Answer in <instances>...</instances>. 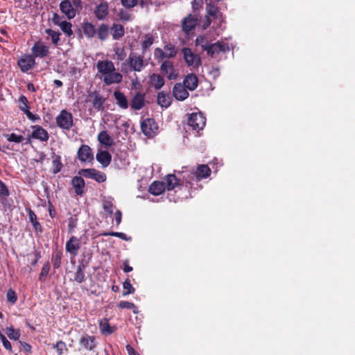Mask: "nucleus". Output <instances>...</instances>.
<instances>
[{
  "mask_svg": "<svg viewBox=\"0 0 355 355\" xmlns=\"http://www.w3.org/2000/svg\"><path fill=\"white\" fill-rule=\"evenodd\" d=\"M182 173H184L183 171ZM211 171L208 165L207 164H198L196 166V169H193L189 172H185L183 175V180L185 182V186L190 189L196 190L201 185L199 182L201 180L207 178L211 175Z\"/></svg>",
  "mask_w": 355,
  "mask_h": 355,
  "instance_id": "obj_1",
  "label": "nucleus"
},
{
  "mask_svg": "<svg viewBox=\"0 0 355 355\" xmlns=\"http://www.w3.org/2000/svg\"><path fill=\"white\" fill-rule=\"evenodd\" d=\"M59 8L67 19L71 20L82 10V0H62Z\"/></svg>",
  "mask_w": 355,
  "mask_h": 355,
  "instance_id": "obj_2",
  "label": "nucleus"
},
{
  "mask_svg": "<svg viewBox=\"0 0 355 355\" xmlns=\"http://www.w3.org/2000/svg\"><path fill=\"white\" fill-rule=\"evenodd\" d=\"M205 124L206 119L201 112H193L188 116L187 125L193 130L199 132L205 128Z\"/></svg>",
  "mask_w": 355,
  "mask_h": 355,
  "instance_id": "obj_3",
  "label": "nucleus"
},
{
  "mask_svg": "<svg viewBox=\"0 0 355 355\" xmlns=\"http://www.w3.org/2000/svg\"><path fill=\"white\" fill-rule=\"evenodd\" d=\"M73 117L71 112L62 110L55 118L57 125L64 130H69L73 126Z\"/></svg>",
  "mask_w": 355,
  "mask_h": 355,
  "instance_id": "obj_4",
  "label": "nucleus"
},
{
  "mask_svg": "<svg viewBox=\"0 0 355 355\" xmlns=\"http://www.w3.org/2000/svg\"><path fill=\"white\" fill-rule=\"evenodd\" d=\"M230 51V46L227 43L222 41H218L215 43H210L207 47V54L211 58H216L220 53H225Z\"/></svg>",
  "mask_w": 355,
  "mask_h": 355,
  "instance_id": "obj_5",
  "label": "nucleus"
},
{
  "mask_svg": "<svg viewBox=\"0 0 355 355\" xmlns=\"http://www.w3.org/2000/svg\"><path fill=\"white\" fill-rule=\"evenodd\" d=\"M144 54L138 55L136 53H130L126 62L129 64L131 70L135 71H141L146 66Z\"/></svg>",
  "mask_w": 355,
  "mask_h": 355,
  "instance_id": "obj_6",
  "label": "nucleus"
},
{
  "mask_svg": "<svg viewBox=\"0 0 355 355\" xmlns=\"http://www.w3.org/2000/svg\"><path fill=\"white\" fill-rule=\"evenodd\" d=\"M199 20L200 19L198 18L197 15H188L181 21V26L183 32L186 35H189L195 30L196 26L199 23Z\"/></svg>",
  "mask_w": 355,
  "mask_h": 355,
  "instance_id": "obj_7",
  "label": "nucleus"
},
{
  "mask_svg": "<svg viewBox=\"0 0 355 355\" xmlns=\"http://www.w3.org/2000/svg\"><path fill=\"white\" fill-rule=\"evenodd\" d=\"M62 17L56 12H53L51 17V21L53 24L60 26L61 30L64 33L66 34L67 36L71 37L73 33L71 29L72 24L71 22L67 21H62Z\"/></svg>",
  "mask_w": 355,
  "mask_h": 355,
  "instance_id": "obj_8",
  "label": "nucleus"
},
{
  "mask_svg": "<svg viewBox=\"0 0 355 355\" xmlns=\"http://www.w3.org/2000/svg\"><path fill=\"white\" fill-rule=\"evenodd\" d=\"M78 343L80 349L89 352L94 351L98 344L96 337L87 334H85L79 339Z\"/></svg>",
  "mask_w": 355,
  "mask_h": 355,
  "instance_id": "obj_9",
  "label": "nucleus"
},
{
  "mask_svg": "<svg viewBox=\"0 0 355 355\" xmlns=\"http://www.w3.org/2000/svg\"><path fill=\"white\" fill-rule=\"evenodd\" d=\"M35 64V60L30 54L22 55L17 61V64L23 73H27L29 70L33 69Z\"/></svg>",
  "mask_w": 355,
  "mask_h": 355,
  "instance_id": "obj_10",
  "label": "nucleus"
},
{
  "mask_svg": "<svg viewBox=\"0 0 355 355\" xmlns=\"http://www.w3.org/2000/svg\"><path fill=\"white\" fill-rule=\"evenodd\" d=\"M78 173L85 178L94 179L99 183L104 182L106 180L105 174L95 168L81 169Z\"/></svg>",
  "mask_w": 355,
  "mask_h": 355,
  "instance_id": "obj_11",
  "label": "nucleus"
},
{
  "mask_svg": "<svg viewBox=\"0 0 355 355\" xmlns=\"http://www.w3.org/2000/svg\"><path fill=\"white\" fill-rule=\"evenodd\" d=\"M141 128L146 136L150 137L156 134L158 126L153 119L148 118L141 122Z\"/></svg>",
  "mask_w": 355,
  "mask_h": 355,
  "instance_id": "obj_12",
  "label": "nucleus"
},
{
  "mask_svg": "<svg viewBox=\"0 0 355 355\" xmlns=\"http://www.w3.org/2000/svg\"><path fill=\"white\" fill-rule=\"evenodd\" d=\"M184 59L188 66L198 67L201 64V60L199 55L193 53L189 48L182 49Z\"/></svg>",
  "mask_w": 355,
  "mask_h": 355,
  "instance_id": "obj_13",
  "label": "nucleus"
},
{
  "mask_svg": "<svg viewBox=\"0 0 355 355\" xmlns=\"http://www.w3.org/2000/svg\"><path fill=\"white\" fill-rule=\"evenodd\" d=\"M78 159L82 162H92L94 159V154L92 148L86 144H83L77 152Z\"/></svg>",
  "mask_w": 355,
  "mask_h": 355,
  "instance_id": "obj_14",
  "label": "nucleus"
},
{
  "mask_svg": "<svg viewBox=\"0 0 355 355\" xmlns=\"http://www.w3.org/2000/svg\"><path fill=\"white\" fill-rule=\"evenodd\" d=\"M96 68L101 74L100 76H104L112 71H116L113 62L109 60H98L96 63Z\"/></svg>",
  "mask_w": 355,
  "mask_h": 355,
  "instance_id": "obj_15",
  "label": "nucleus"
},
{
  "mask_svg": "<svg viewBox=\"0 0 355 355\" xmlns=\"http://www.w3.org/2000/svg\"><path fill=\"white\" fill-rule=\"evenodd\" d=\"M90 99L87 101H90L92 104L93 107L97 111H101L104 109L103 104L105 101V98L99 94L98 92L94 91L89 94Z\"/></svg>",
  "mask_w": 355,
  "mask_h": 355,
  "instance_id": "obj_16",
  "label": "nucleus"
},
{
  "mask_svg": "<svg viewBox=\"0 0 355 355\" xmlns=\"http://www.w3.org/2000/svg\"><path fill=\"white\" fill-rule=\"evenodd\" d=\"M80 248V239L75 236H71L65 245L66 252L69 253L73 257H76L78 254Z\"/></svg>",
  "mask_w": 355,
  "mask_h": 355,
  "instance_id": "obj_17",
  "label": "nucleus"
},
{
  "mask_svg": "<svg viewBox=\"0 0 355 355\" xmlns=\"http://www.w3.org/2000/svg\"><path fill=\"white\" fill-rule=\"evenodd\" d=\"M32 54L31 55L33 56V58H44L47 56L49 53V48L44 45L41 42H36L32 49H31Z\"/></svg>",
  "mask_w": 355,
  "mask_h": 355,
  "instance_id": "obj_18",
  "label": "nucleus"
},
{
  "mask_svg": "<svg viewBox=\"0 0 355 355\" xmlns=\"http://www.w3.org/2000/svg\"><path fill=\"white\" fill-rule=\"evenodd\" d=\"M206 10L207 15L211 17L213 19L216 20L218 24L220 25L222 23L225 22L223 13L220 11L218 7L209 3H207Z\"/></svg>",
  "mask_w": 355,
  "mask_h": 355,
  "instance_id": "obj_19",
  "label": "nucleus"
},
{
  "mask_svg": "<svg viewBox=\"0 0 355 355\" xmlns=\"http://www.w3.org/2000/svg\"><path fill=\"white\" fill-rule=\"evenodd\" d=\"M160 70L163 75L167 76L168 80H175L178 76L174 69L173 63L170 60L164 61L160 66Z\"/></svg>",
  "mask_w": 355,
  "mask_h": 355,
  "instance_id": "obj_20",
  "label": "nucleus"
},
{
  "mask_svg": "<svg viewBox=\"0 0 355 355\" xmlns=\"http://www.w3.org/2000/svg\"><path fill=\"white\" fill-rule=\"evenodd\" d=\"M31 128L33 129V132L30 136L31 138L38 139L42 142L48 141L49 135L44 128L39 125H32Z\"/></svg>",
  "mask_w": 355,
  "mask_h": 355,
  "instance_id": "obj_21",
  "label": "nucleus"
},
{
  "mask_svg": "<svg viewBox=\"0 0 355 355\" xmlns=\"http://www.w3.org/2000/svg\"><path fill=\"white\" fill-rule=\"evenodd\" d=\"M100 79L106 85L119 84L123 80V76L116 71H112L104 76H99Z\"/></svg>",
  "mask_w": 355,
  "mask_h": 355,
  "instance_id": "obj_22",
  "label": "nucleus"
},
{
  "mask_svg": "<svg viewBox=\"0 0 355 355\" xmlns=\"http://www.w3.org/2000/svg\"><path fill=\"white\" fill-rule=\"evenodd\" d=\"M94 14L96 19L98 20L105 19L109 14V7L107 2H101L97 5L94 8Z\"/></svg>",
  "mask_w": 355,
  "mask_h": 355,
  "instance_id": "obj_23",
  "label": "nucleus"
},
{
  "mask_svg": "<svg viewBox=\"0 0 355 355\" xmlns=\"http://www.w3.org/2000/svg\"><path fill=\"white\" fill-rule=\"evenodd\" d=\"M145 105V94L137 92L130 101V106L133 110H139Z\"/></svg>",
  "mask_w": 355,
  "mask_h": 355,
  "instance_id": "obj_24",
  "label": "nucleus"
},
{
  "mask_svg": "<svg viewBox=\"0 0 355 355\" xmlns=\"http://www.w3.org/2000/svg\"><path fill=\"white\" fill-rule=\"evenodd\" d=\"M173 94L178 101H184L189 96L187 89L180 83H176L173 89Z\"/></svg>",
  "mask_w": 355,
  "mask_h": 355,
  "instance_id": "obj_25",
  "label": "nucleus"
},
{
  "mask_svg": "<svg viewBox=\"0 0 355 355\" xmlns=\"http://www.w3.org/2000/svg\"><path fill=\"white\" fill-rule=\"evenodd\" d=\"M71 185L77 196H83L85 192V182L81 175L73 177L71 180Z\"/></svg>",
  "mask_w": 355,
  "mask_h": 355,
  "instance_id": "obj_26",
  "label": "nucleus"
},
{
  "mask_svg": "<svg viewBox=\"0 0 355 355\" xmlns=\"http://www.w3.org/2000/svg\"><path fill=\"white\" fill-rule=\"evenodd\" d=\"M110 32L114 40H119L125 35V28L123 25L114 23L110 27Z\"/></svg>",
  "mask_w": 355,
  "mask_h": 355,
  "instance_id": "obj_27",
  "label": "nucleus"
},
{
  "mask_svg": "<svg viewBox=\"0 0 355 355\" xmlns=\"http://www.w3.org/2000/svg\"><path fill=\"white\" fill-rule=\"evenodd\" d=\"M113 96L116 101V104L123 110H125L128 107V101L125 95L119 90L114 92Z\"/></svg>",
  "mask_w": 355,
  "mask_h": 355,
  "instance_id": "obj_28",
  "label": "nucleus"
},
{
  "mask_svg": "<svg viewBox=\"0 0 355 355\" xmlns=\"http://www.w3.org/2000/svg\"><path fill=\"white\" fill-rule=\"evenodd\" d=\"M96 158L103 167H107L112 161V155L107 150H98Z\"/></svg>",
  "mask_w": 355,
  "mask_h": 355,
  "instance_id": "obj_29",
  "label": "nucleus"
},
{
  "mask_svg": "<svg viewBox=\"0 0 355 355\" xmlns=\"http://www.w3.org/2000/svg\"><path fill=\"white\" fill-rule=\"evenodd\" d=\"M198 78L193 73H190L186 76L183 80V85L190 91H193L198 87Z\"/></svg>",
  "mask_w": 355,
  "mask_h": 355,
  "instance_id": "obj_30",
  "label": "nucleus"
},
{
  "mask_svg": "<svg viewBox=\"0 0 355 355\" xmlns=\"http://www.w3.org/2000/svg\"><path fill=\"white\" fill-rule=\"evenodd\" d=\"M166 190L165 184L163 182L154 181L148 188V192L154 196H159Z\"/></svg>",
  "mask_w": 355,
  "mask_h": 355,
  "instance_id": "obj_31",
  "label": "nucleus"
},
{
  "mask_svg": "<svg viewBox=\"0 0 355 355\" xmlns=\"http://www.w3.org/2000/svg\"><path fill=\"white\" fill-rule=\"evenodd\" d=\"M82 29L87 38L92 39L95 37L96 28L92 23L83 21L82 24Z\"/></svg>",
  "mask_w": 355,
  "mask_h": 355,
  "instance_id": "obj_32",
  "label": "nucleus"
},
{
  "mask_svg": "<svg viewBox=\"0 0 355 355\" xmlns=\"http://www.w3.org/2000/svg\"><path fill=\"white\" fill-rule=\"evenodd\" d=\"M110 33V27L107 24L102 23L96 28V35L101 41L107 39Z\"/></svg>",
  "mask_w": 355,
  "mask_h": 355,
  "instance_id": "obj_33",
  "label": "nucleus"
},
{
  "mask_svg": "<svg viewBox=\"0 0 355 355\" xmlns=\"http://www.w3.org/2000/svg\"><path fill=\"white\" fill-rule=\"evenodd\" d=\"M99 329L102 334H112L115 331L114 327L110 325L107 318H103L99 322Z\"/></svg>",
  "mask_w": 355,
  "mask_h": 355,
  "instance_id": "obj_34",
  "label": "nucleus"
},
{
  "mask_svg": "<svg viewBox=\"0 0 355 355\" xmlns=\"http://www.w3.org/2000/svg\"><path fill=\"white\" fill-rule=\"evenodd\" d=\"M150 82L155 89H161L165 83L164 78L161 75L156 73H153L150 76Z\"/></svg>",
  "mask_w": 355,
  "mask_h": 355,
  "instance_id": "obj_35",
  "label": "nucleus"
},
{
  "mask_svg": "<svg viewBox=\"0 0 355 355\" xmlns=\"http://www.w3.org/2000/svg\"><path fill=\"white\" fill-rule=\"evenodd\" d=\"M165 181L166 182H164V184L166 189L171 191L173 190L176 186L179 185L180 180L178 179L175 175L168 174L166 176Z\"/></svg>",
  "mask_w": 355,
  "mask_h": 355,
  "instance_id": "obj_36",
  "label": "nucleus"
},
{
  "mask_svg": "<svg viewBox=\"0 0 355 355\" xmlns=\"http://www.w3.org/2000/svg\"><path fill=\"white\" fill-rule=\"evenodd\" d=\"M28 215L29 221L32 223L35 230L38 232H42V227L41 224L38 222L36 214L31 208L28 209Z\"/></svg>",
  "mask_w": 355,
  "mask_h": 355,
  "instance_id": "obj_37",
  "label": "nucleus"
},
{
  "mask_svg": "<svg viewBox=\"0 0 355 355\" xmlns=\"http://www.w3.org/2000/svg\"><path fill=\"white\" fill-rule=\"evenodd\" d=\"M98 140L101 144L105 146H111L114 144L112 138L106 130H103L98 134Z\"/></svg>",
  "mask_w": 355,
  "mask_h": 355,
  "instance_id": "obj_38",
  "label": "nucleus"
},
{
  "mask_svg": "<svg viewBox=\"0 0 355 355\" xmlns=\"http://www.w3.org/2000/svg\"><path fill=\"white\" fill-rule=\"evenodd\" d=\"M157 103L162 107H168L171 103V98L168 94L160 92L157 94Z\"/></svg>",
  "mask_w": 355,
  "mask_h": 355,
  "instance_id": "obj_39",
  "label": "nucleus"
},
{
  "mask_svg": "<svg viewBox=\"0 0 355 355\" xmlns=\"http://www.w3.org/2000/svg\"><path fill=\"white\" fill-rule=\"evenodd\" d=\"M53 170L52 172L53 174L58 173L63 166L62 163L61 162V157L59 155H56L55 153H53Z\"/></svg>",
  "mask_w": 355,
  "mask_h": 355,
  "instance_id": "obj_40",
  "label": "nucleus"
},
{
  "mask_svg": "<svg viewBox=\"0 0 355 355\" xmlns=\"http://www.w3.org/2000/svg\"><path fill=\"white\" fill-rule=\"evenodd\" d=\"M154 37L152 34H146L141 43L142 53L145 54L146 50L153 44Z\"/></svg>",
  "mask_w": 355,
  "mask_h": 355,
  "instance_id": "obj_41",
  "label": "nucleus"
},
{
  "mask_svg": "<svg viewBox=\"0 0 355 355\" xmlns=\"http://www.w3.org/2000/svg\"><path fill=\"white\" fill-rule=\"evenodd\" d=\"M5 331L10 339L19 340L21 336L19 329H16L13 327H6Z\"/></svg>",
  "mask_w": 355,
  "mask_h": 355,
  "instance_id": "obj_42",
  "label": "nucleus"
},
{
  "mask_svg": "<svg viewBox=\"0 0 355 355\" xmlns=\"http://www.w3.org/2000/svg\"><path fill=\"white\" fill-rule=\"evenodd\" d=\"M84 270L85 266L81 264L78 266L77 270L75 272L74 280L79 284L85 281Z\"/></svg>",
  "mask_w": 355,
  "mask_h": 355,
  "instance_id": "obj_43",
  "label": "nucleus"
},
{
  "mask_svg": "<svg viewBox=\"0 0 355 355\" xmlns=\"http://www.w3.org/2000/svg\"><path fill=\"white\" fill-rule=\"evenodd\" d=\"M154 57L158 62H161L164 58H168L167 52L159 47L154 50Z\"/></svg>",
  "mask_w": 355,
  "mask_h": 355,
  "instance_id": "obj_44",
  "label": "nucleus"
},
{
  "mask_svg": "<svg viewBox=\"0 0 355 355\" xmlns=\"http://www.w3.org/2000/svg\"><path fill=\"white\" fill-rule=\"evenodd\" d=\"M123 296H126L128 295L132 294L135 291V289L132 286L129 279H126L124 281V282L123 284Z\"/></svg>",
  "mask_w": 355,
  "mask_h": 355,
  "instance_id": "obj_45",
  "label": "nucleus"
},
{
  "mask_svg": "<svg viewBox=\"0 0 355 355\" xmlns=\"http://www.w3.org/2000/svg\"><path fill=\"white\" fill-rule=\"evenodd\" d=\"M45 32L49 36L51 37V42L54 45H58L60 41V36L61 35L60 33L55 31L51 28L46 29Z\"/></svg>",
  "mask_w": 355,
  "mask_h": 355,
  "instance_id": "obj_46",
  "label": "nucleus"
},
{
  "mask_svg": "<svg viewBox=\"0 0 355 355\" xmlns=\"http://www.w3.org/2000/svg\"><path fill=\"white\" fill-rule=\"evenodd\" d=\"M196 45L200 46L202 51H206L207 47H208L210 42L208 41L207 38L205 36H198L196 39Z\"/></svg>",
  "mask_w": 355,
  "mask_h": 355,
  "instance_id": "obj_47",
  "label": "nucleus"
},
{
  "mask_svg": "<svg viewBox=\"0 0 355 355\" xmlns=\"http://www.w3.org/2000/svg\"><path fill=\"white\" fill-rule=\"evenodd\" d=\"M118 306L120 309H131V310H132L134 313H138L137 307L135 306V304L134 303L130 302L121 301L119 303Z\"/></svg>",
  "mask_w": 355,
  "mask_h": 355,
  "instance_id": "obj_48",
  "label": "nucleus"
},
{
  "mask_svg": "<svg viewBox=\"0 0 355 355\" xmlns=\"http://www.w3.org/2000/svg\"><path fill=\"white\" fill-rule=\"evenodd\" d=\"M18 102L19 104V109L21 112H24V110L30 109L29 102L28 101V98L25 96L21 95L19 98Z\"/></svg>",
  "mask_w": 355,
  "mask_h": 355,
  "instance_id": "obj_49",
  "label": "nucleus"
},
{
  "mask_svg": "<svg viewBox=\"0 0 355 355\" xmlns=\"http://www.w3.org/2000/svg\"><path fill=\"white\" fill-rule=\"evenodd\" d=\"M62 256V253L60 250H58L53 253L52 257V262L54 268L57 269L60 267Z\"/></svg>",
  "mask_w": 355,
  "mask_h": 355,
  "instance_id": "obj_50",
  "label": "nucleus"
},
{
  "mask_svg": "<svg viewBox=\"0 0 355 355\" xmlns=\"http://www.w3.org/2000/svg\"><path fill=\"white\" fill-rule=\"evenodd\" d=\"M49 270H50V264H49V262H46L43 265V266L42 268V270H41V272H40V275H39V280L40 282L45 281L46 277L49 275Z\"/></svg>",
  "mask_w": 355,
  "mask_h": 355,
  "instance_id": "obj_51",
  "label": "nucleus"
},
{
  "mask_svg": "<svg viewBox=\"0 0 355 355\" xmlns=\"http://www.w3.org/2000/svg\"><path fill=\"white\" fill-rule=\"evenodd\" d=\"M102 236H112L115 237H118L123 241H130L131 239L130 237H128L123 232H103Z\"/></svg>",
  "mask_w": 355,
  "mask_h": 355,
  "instance_id": "obj_52",
  "label": "nucleus"
},
{
  "mask_svg": "<svg viewBox=\"0 0 355 355\" xmlns=\"http://www.w3.org/2000/svg\"><path fill=\"white\" fill-rule=\"evenodd\" d=\"M6 300L8 302L11 303L12 304L16 303L17 300V295L16 292L12 288L8 290L6 293Z\"/></svg>",
  "mask_w": 355,
  "mask_h": 355,
  "instance_id": "obj_53",
  "label": "nucleus"
},
{
  "mask_svg": "<svg viewBox=\"0 0 355 355\" xmlns=\"http://www.w3.org/2000/svg\"><path fill=\"white\" fill-rule=\"evenodd\" d=\"M164 49L167 52L168 58H174L177 54V50L173 44H168L164 46Z\"/></svg>",
  "mask_w": 355,
  "mask_h": 355,
  "instance_id": "obj_54",
  "label": "nucleus"
},
{
  "mask_svg": "<svg viewBox=\"0 0 355 355\" xmlns=\"http://www.w3.org/2000/svg\"><path fill=\"white\" fill-rule=\"evenodd\" d=\"M8 141L15 143H21L24 140V137L22 135H17L15 133L6 135Z\"/></svg>",
  "mask_w": 355,
  "mask_h": 355,
  "instance_id": "obj_55",
  "label": "nucleus"
},
{
  "mask_svg": "<svg viewBox=\"0 0 355 355\" xmlns=\"http://www.w3.org/2000/svg\"><path fill=\"white\" fill-rule=\"evenodd\" d=\"M118 16L120 19V20L123 22L129 21L132 19L131 15L125 10H120V11L118 13Z\"/></svg>",
  "mask_w": 355,
  "mask_h": 355,
  "instance_id": "obj_56",
  "label": "nucleus"
},
{
  "mask_svg": "<svg viewBox=\"0 0 355 355\" xmlns=\"http://www.w3.org/2000/svg\"><path fill=\"white\" fill-rule=\"evenodd\" d=\"M53 348L56 349L57 355H62L66 344L62 340H59L53 345Z\"/></svg>",
  "mask_w": 355,
  "mask_h": 355,
  "instance_id": "obj_57",
  "label": "nucleus"
},
{
  "mask_svg": "<svg viewBox=\"0 0 355 355\" xmlns=\"http://www.w3.org/2000/svg\"><path fill=\"white\" fill-rule=\"evenodd\" d=\"M0 339L2 342L3 347L6 349H7L8 351H9L10 352H12V345H11L10 342L9 340H8L6 337L1 332H0Z\"/></svg>",
  "mask_w": 355,
  "mask_h": 355,
  "instance_id": "obj_58",
  "label": "nucleus"
},
{
  "mask_svg": "<svg viewBox=\"0 0 355 355\" xmlns=\"http://www.w3.org/2000/svg\"><path fill=\"white\" fill-rule=\"evenodd\" d=\"M103 208L110 216L113 214L114 205L110 201H104L103 204Z\"/></svg>",
  "mask_w": 355,
  "mask_h": 355,
  "instance_id": "obj_59",
  "label": "nucleus"
},
{
  "mask_svg": "<svg viewBox=\"0 0 355 355\" xmlns=\"http://www.w3.org/2000/svg\"><path fill=\"white\" fill-rule=\"evenodd\" d=\"M77 221L78 219L76 217L71 216L69 218V224H68V232L72 233L74 230V229L77 226Z\"/></svg>",
  "mask_w": 355,
  "mask_h": 355,
  "instance_id": "obj_60",
  "label": "nucleus"
},
{
  "mask_svg": "<svg viewBox=\"0 0 355 355\" xmlns=\"http://www.w3.org/2000/svg\"><path fill=\"white\" fill-rule=\"evenodd\" d=\"M9 190L6 185L0 180V197L5 198L9 196Z\"/></svg>",
  "mask_w": 355,
  "mask_h": 355,
  "instance_id": "obj_61",
  "label": "nucleus"
},
{
  "mask_svg": "<svg viewBox=\"0 0 355 355\" xmlns=\"http://www.w3.org/2000/svg\"><path fill=\"white\" fill-rule=\"evenodd\" d=\"M121 2L125 8H132L137 4L138 0H121Z\"/></svg>",
  "mask_w": 355,
  "mask_h": 355,
  "instance_id": "obj_62",
  "label": "nucleus"
},
{
  "mask_svg": "<svg viewBox=\"0 0 355 355\" xmlns=\"http://www.w3.org/2000/svg\"><path fill=\"white\" fill-rule=\"evenodd\" d=\"M27 118L32 121L33 122H35L36 121H38L40 119V117L39 115L37 114H33L31 111H30V109L29 110H24V112Z\"/></svg>",
  "mask_w": 355,
  "mask_h": 355,
  "instance_id": "obj_63",
  "label": "nucleus"
},
{
  "mask_svg": "<svg viewBox=\"0 0 355 355\" xmlns=\"http://www.w3.org/2000/svg\"><path fill=\"white\" fill-rule=\"evenodd\" d=\"M192 8L193 11H196L199 10L200 8H202L203 4V0H193L191 2Z\"/></svg>",
  "mask_w": 355,
  "mask_h": 355,
  "instance_id": "obj_64",
  "label": "nucleus"
}]
</instances>
